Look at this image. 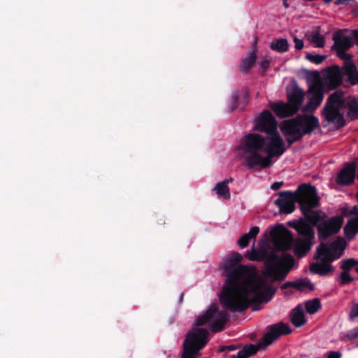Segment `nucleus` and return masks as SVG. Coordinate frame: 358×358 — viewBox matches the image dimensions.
<instances>
[{"mask_svg":"<svg viewBox=\"0 0 358 358\" xmlns=\"http://www.w3.org/2000/svg\"><path fill=\"white\" fill-rule=\"evenodd\" d=\"M294 282V288L300 292H303L306 288L313 291L314 289V285L308 278H299Z\"/></svg>","mask_w":358,"mask_h":358,"instance_id":"obj_29","label":"nucleus"},{"mask_svg":"<svg viewBox=\"0 0 358 358\" xmlns=\"http://www.w3.org/2000/svg\"><path fill=\"white\" fill-rule=\"evenodd\" d=\"M309 187H312V185L303 183L298 187L295 192L290 191L280 192L278 198L274 201V203L279 208L281 213H291L295 209V203L296 202L299 204L301 198L303 197L304 192L308 190Z\"/></svg>","mask_w":358,"mask_h":358,"instance_id":"obj_9","label":"nucleus"},{"mask_svg":"<svg viewBox=\"0 0 358 358\" xmlns=\"http://www.w3.org/2000/svg\"><path fill=\"white\" fill-rule=\"evenodd\" d=\"M326 75L322 83L323 87L329 90H333L339 87L343 83V73L338 65H333L325 69Z\"/></svg>","mask_w":358,"mask_h":358,"instance_id":"obj_14","label":"nucleus"},{"mask_svg":"<svg viewBox=\"0 0 358 358\" xmlns=\"http://www.w3.org/2000/svg\"><path fill=\"white\" fill-rule=\"evenodd\" d=\"M358 317V303L355 304L351 308L350 312V319L353 320L355 317Z\"/></svg>","mask_w":358,"mask_h":358,"instance_id":"obj_40","label":"nucleus"},{"mask_svg":"<svg viewBox=\"0 0 358 358\" xmlns=\"http://www.w3.org/2000/svg\"><path fill=\"white\" fill-rule=\"evenodd\" d=\"M271 59L268 57L264 58L260 62L259 65L264 73L270 66Z\"/></svg>","mask_w":358,"mask_h":358,"instance_id":"obj_37","label":"nucleus"},{"mask_svg":"<svg viewBox=\"0 0 358 358\" xmlns=\"http://www.w3.org/2000/svg\"><path fill=\"white\" fill-rule=\"evenodd\" d=\"M348 31L347 29H341L336 31L333 35L334 44L332 48L335 50H349L352 45V39L355 38L354 35L347 36L345 34ZM358 42V41L356 39Z\"/></svg>","mask_w":358,"mask_h":358,"instance_id":"obj_17","label":"nucleus"},{"mask_svg":"<svg viewBox=\"0 0 358 358\" xmlns=\"http://www.w3.org/2000/svg\"><path fill=\"white\" fill-rule=\"evenodd\" d=\"M242 259L238 252L225 259L223 271L227 279L220 301L224 308L231 312H243L250 305L255 306L253 310H258L257 306L269 302L277 288L268 285L262 277L251 278L249 267L239 265Z\"/></svg>","mask_w":358,"mask_h":358,"instance_id":"obj_1","label":"nucleus"},{"mask_svg":"<svg viewBox=\"0 0 358 358\" xmlns=\"http://www.w3.org/2000/svg\"><path fill=\"white\" fill-rule=\"evenodd\" d=\"M278 122L273 115L268 110H264L256 120L254 130L271 134L277 131Z\"/></svg>","mask_w":358,"mask_h":358,"instance_id":"obj_13","label":"nucleus"},{"mask_svg":"<svg viewBox=\"0 0 358 358\" xmlns=\"http://www.w3.org/2000/svg\"><path fill=\"white\" fill-rule=\"evenodd\" d=\"M341 354L340 352H335V351H331L329 353L327 358H341Z\"/></svg>","mask_w":358,"mask_h":358,"instance_id":"obj_44","label":"nucleus"},{"mask_svg":"<svg viewBox=\"0 0 358 358\" xmlns=\"http://www.w3.org/2000/svg\"><path fill=\"white\" fill-rule=\"evenodd\" d=\"M248 257L252 261L264 262L263 275L268 278L271 282L284 280L294 263V258L289 255L281 257L274 251H257L254 246Z\"/></svg>","mask_w":358,"mask_h":358,"instance_id":"obj_4","label":"nucleus"},{"mask_svg":"<svg viewBox=\"0 0 358 358\" xmlns=\"http://www.w3.org/2000/svg\"><path fill=\"white\" fill-rule=\"evenodd\" d=\"M250 52H254L255 56H257V37H255L254 43H252V46H251Z\"/></svg>","mask_w":358,"mask_h":358,"instance_id":"obj_43","label":"nucleus"},{"mask_svg":"<svg viewBox=\"0 0 358 358\" xmlns=\"http://www.w3.org/2000/svg\"><path fill=\"white\" fill-rule=\"evenodd\" d=\"M282 185L283 182H275L271 185V189L273 190H278L281 187Z\"/></svg>","mask_w":358,"mask_h":358,"instance_id":"obj_45","label":"nucleus"},{"mask_svg":"<svg viewBox=\"0 0 358 358\" xmlns=\"http://www.w3.org/2000/svg\"><path fill=\"white\" fill-rule=\"evenodd\" d=\"M215 317V320L210 324V330L213 333L220 332L229 321V315L226 311H219L216 305H212L203 315H199L195 322V326H203Z\"/></svg>","mask_w":358,"mask_h":358,"instance_id":"obj_8","label":"nucleus"},{"mask_svg":"<svg viewBox=\"0 0 358 358\" xmlns=\"http://www.w3.org/2000/svg\"><path fill=\"white\" fill-rule=\"evenodd\" d=\"M345 247V242L341 238L331 242L329 245L321 243L317 249L315 258L324 262H333L341 256Z\"/></svg>","mask_w":358,"mask_h":358,"instance_id":"obj_11","label":"nucleus"},{"mask_svg":"<svg viewBox=\"0 0 358 358\" xmlns=\"http://www.w3.org/2000/svg\"><path fill=\"white\" fill-rule=\"evenodd\" d=\"M327 56L322 55H313L311 53H308L306 55L305 58L316 64H320L322 63L326 59Z\"/></svg>","mask_w":358,"mask_h":358,"instance_id":"obj_32","label":"nucleus"},{"mask_svg":"<svg viewBox=\"0 0 358 358\" xmlns=\"http://www.w3.org/2000/svg\"><path fill=\"white\" fill-rule=\"evenodd\" d=\"M280 129L284 136L303 137L297 117L282 121L280 125Z\"/></svg>","mask_w":358,"mask_h":358,"instance_id":"obj_19","label":"nucleus"},{"mask_svg":"<svg viewBox=\"0 0 358 358\" xmlns=\"http://www.w3.org/2000/svg\"><path fill=\"white\" fill-rule=\"evenodd\" d=\"M331 262H313L310 265V271L313 274L325 276L334 271V267L330 264Z\"/></svg>","mask_w":358,"mask_h":358,"instance_id":"obj_21","label":"nucleus"},{"mask_svg":"<svg viewBox=\"0 0 358 358\" xmlns=\"http://www.w3.org/2000/svg\"><path fill=\"white\" fill-rule=\"evenodd\" d=\"M284 6H285V7H288V5H287V3L285 1H284Z\"/></svg>","mask_w":358,"mask_h":358,"instance_id":"obj_53","label":"nucleus"},{"mask_svg":"<svg viewBox=\"0 0 358 358\" xmlns=\"http://www.w3.org/2000/svg\"><path fill=\"white\" fill-rule=\"evenodd\" d=\"M354 0H336L334 3L336 6L340 5H348L350 1H353Z\"/></svg>","mask_w":358,"mask_h":358,"instance_id":"obj_46","label":"nucleus"},{"mask_svg":"<svg viewBox=\"0 0 358 358\" xmlns=\"http://www.w3.org/2000/svg\"><path fill=\"white\" fill-rule=\"evenodd\" d=\"M238 98H239V96H238V91L233 92L232 95H231V103L230 106V110L231 111H233L234 110H235L237 108Z\"/></svg>","mask_w":358,"mask_h":358,"instance_id":"obj_36","label":"nucleus"},{"mask_svg":"<svg viewBox=\"0 0 358 358\" xmlns=\"http://www.w3.org/2000/svg\"><path fill=\"white\" fill-rule=\"evenodd\" d=\"M267 329V333L259 340L257 345L247 344L241 349L246 358L255 355L259 349L266 348L280 336L289 334L292 331L289 325L283 322L270 325Z\"/></svg>","mask_w":358,"mask_h":358,"instance_id":"obj_7","label":"nucleus"},{"mask_svg":"<svg viewBox=\"0 0 358 358\" xmlns=\"http://www.w3.org/2000/svg\"><path fill=\"white\" fill-rule=\"evenodd\" d=\"M355 78L356 79L354 80L355 85L358 83V73H356Z\"/></svg>","mask_w":358,"mask_h":358,"instance_id":"obj_52","label":"nucleus"},{"mask_svg":"<svg viewBox=\"0 0 358 358\" xmlns=\"http://www.w3.org/2000/svg\"><path fill=\"white\" fill-rule=\"evenodd\" d=\"M344 236L348 240H352L358 233V216L348 220L343 228Z\"/></svg>","mask_w":358,"mask_h":358,"instance_id":"obj_23","label":"nucleus"},{"mask_svg":"<svg viewBox=\"0 0 358 358\" xmlns=\"http://www.w3.org/2000/svg\"><path fill=\"white\" fill-rule=\"evenodd\" d=\"M343 76L345 75L348 76L350 83L352 85H355L354 80L356 79L355 76L357 73V67L353 61L347 62L343 64V66L341 69Z\"/></svg>","mask_w":358,"mask_h":358,"instance_id":"obj_25","label":"nucleus"},{"mask_svg":"<svg viewBox=\"0 0 358 358\" xmlns=\"http://www.w3.org/2000/svg\"><path fill=\"white\" fill-rule=\"evenodd\" d=\"M305 308L308 313L310 315L315 314L321 308L320 299L315 298L313 300L307 301L305 303Z\"/></svg>","mask_w":358,"mask_h":358,"instance_id":"obj_30","label":"nucleus"},{"mask_svg":"<svg viewBox=\"0 0 358 358\" xmlns=\"http://www.w3.org/2000/svg\"><path fill=\"white\" fill-rule=\"evenodd\" d=\"M238 348L235 345H231L226 347V349L229 351H233L236 350Z\"/></svg>","mask_w":358,"mask_h":358,"instance_id":"obj_49","label":"nucleus"},{"mask_svg":"<svg viewBox=\"0 0 358 358\" xmlns=\"http://www.w3.org/2000/svg\"><path fill=\"white\" fill-rule=\"evenodd\" d=\"M289 317L292 323L296 327H299L306 323L303 310L300 304L292 310Z\"/></svg>","mask_w":358,"mask_h":358,"instance_id":"obj_22","label":"nucleus"},{"mask_svg":"<svg viewBox=\"0 0 358 358\" xmlns=\"http://www.w3.org/2000/svg\"><path fill=\"white\" fill-rule=\"evenodd\" d=\"M340 264L343 271L348 273L352 268H356L358 266V261L354 258H348L343 259Z\"/></svg>","mask_w":358,"mask_h":358,"instance_id":"obj_31","label":"nucleus"},{"mask_svg":"<svg viewBox=\"0 0 358 358\" xmlns=\"http://www.w3.org/2000/svg\"><path fill=\"white\" fill-rule=\"evenodd\" d=\"M236 149L242 151L241 159L250 169H266L273 157H279L286 150L285 143L278 131L268 136L250 133L245 135Z\"/></svg>","mask_w":358,"mask_h":358,"instance_id":"obj_2","label":"nucleus"},{"mask_svg":"<svg viewBox=\"0 0 358 358\" xmlns=\"http://www.w3.org/2000/svg\"><path fill=\"white\" fill-rule=\"evenodd\" d=\"M348 215H358V206H353L349 211Z\"/></svg>","mask_w":358,"mask_h":358,"instance_id":"obj_47","label":"nucleus"},{"mask_svg":"<svg viewBox=\"0 0 358 358\" xmlns=\"http://www.w3.org/2000/svg\"><path fill=\"white\" fill-rule=\"evenodd\" d=\"M287 137L286 141L287 142L288 146H291L295 142L300 141L303 137L296 136H285Z\"/></svg>","mask_w":358,"mask_h":358,"instance_id":"obj_39","label":"nucleus"},{"mask_svg":"<svg viewBox=\"0 0 358 358\" xmlns=\"http://www.w3.org/2000/svg\"><path fill=\"white\" fill-rule=\"evenodd\" d=\"M290 287H293L294 288V282L293 281H287L285 283H283L281 286H280V288L282 289H287L288 288H290Z\"/></svg>","mask_w":358,"mask_h":358,"instance_id":"obj_42","label":"nucleus"},{"mask_svg":"<svg viewBox=\"0 0 358 358\" xmlns=\"http://www.w3.org/2000/svg\"><path fill=\"white\" fill-rule=\"evenodd\" d=\"M209 341V331L205 328L196 327L186 334L182 345L181 358H198L200 351L206 345Z\"/></svg>","mask_w":358,"mask_h":358,"instance_id":"obj_6","label":"nucleus"},{"mask_svg":"<svg viewBox=\"0 0 358 358\" xmlns=\"http://www.w3.org/2000/svg\"><path fill=\"white\" fill-rule=\"evenodd\" d=\"M213 191L224 199H229L231 197L230 189L225 182H220L216 184L213 188Z\"/></svg>","mask_w":358,"mask_h":358,"instance_id":"obj_28","label":"nucleus"},{"mask_svg":"<svg viewBox=\"0 0 358 358\" xmlns=\"http://www.w3.org/2000/svg\"><path fill=\"white\" fill-rule=\"evenodd\" d=\"M343 223L342 216H334L322 220L317 225V236L320 241H324L331 236L336 234Z\"/></svg>","mask_w":358,"mask_h":358,"instance_id":"obj_12","label":"nucleus"},{"mask_svg":"<svg viewBox=\"0 0 358 358\" xmlns=\"http://www.w3.org/2000/svg\"><path fill=\"white\" fill-rule=\"evenodd\" d=\"M311 41L317 47L323 48L324 45V38L318 32L313 34Z\"/></svg>","mask_w":358,"mask_h":358,"instance_id":"obj_33","label":"nucleus"},{"mask_svg":"<svg viewBox=\"0 0 358 358\" xmlns=\"http://www.w3.org/2000/svg\"><path fill=\"white\" fill-rule=\"evenodd\" d=\"M293 227L299 236L294 239L291 231L283 224H277L270 232L273 246L277 251H287L292 248L294 255L301 258L311 250L315 243V234L314 229L309 227L303 220H301Z\"/></svg>","mask_w":358,"mask_h":358,"instance_id":"obj_3","label":"nucleus"},{"mask_svg":"<svg viewBox=\"0 0 358 358\" xmlns=\"http://www.w3.org/2000/svg\"><path fill=\"white\" fill-rule=\"evenodd\" d=\"M353 35L355 38L358 41V29L353 30Z\"/></svg>","mask_w":358,"mask_h":358,"instance_id":"obj_50","label":"nucleus"},{"mask_svg":"<svg viewBox=\"0 0 358 358\" xmlns=\"http://www.w3.org/2000/svg\"><path fill=\"white\" fill-rule=\"evenodd\" d=\"M231 358H246V357L243 353H242L241 350L236 355H233Z\"/></svg>","mask_w":358,"mask_h":358,"instance_id":"obj_48","label":"nucleus"},{"mask_svg":"<svg viewBox=\"0 0 358 358\" xmlns=\"http://www.w3.org/2000/svg\"><path fill=\"white\" fill-rule=\"evenodd\" d=\"M270 48L278 52H285L289 49V43L285 38H278L273 40L269 45Z\"/></svg>","mask_w":358,"mask_h":358,"instance_id":"obj_27","label":"nucleus"},{"mask_svg":"<svg viewBox=\"0 0 358 358\" xmlns=\"http://www.w3.org/2000/svg\"><path fill=\"white\" fill-rule=\"evenodd\" d=\"M257 60V56H255L254 52H250L249 55L243 58L239 66V70L241 72L247 73L254 66Z\"/></svg>","mask_w":358,"mask_h":358,"instance_id":"obj_26","label":"nucleus"},{"mask_svg":"<svg viewBox=\"0 0 358 358\" xmlns=\"http://www.w3.org/2000/svg\"><path fill=\"white\" fill-rule=\"evenodd\" d=\"M287 99L289 103L296 108L298 111L304 99V92L295 85L289 92H287Z\"/></svg>","mask_w":358,"mask_h":358,"instance_id":"obj_20","label":"nucleus"},{"mask_svg":"<svg viewBox=\"0 0 358 358\" xmlns=\"http://www.w3.org/2000/svg\"><path fill=\"white\" fill-rule=\"evenodd\" d=\"M270 108L280 118L290 117L297 113V108H294L289 102H272L270 103Z\"/></svg>","mask_w":358,"mask_h":358,"instance_id":"obj_18","label":"nucleus"},{"mask_svg":"<svg viewBox=\"0 0 358 358\" xmlns=\"http://www.w3.org/2000/svg\"><path fill=\"white\" fill-rule=\"evenodd\" d=\"M357 347H358V343H357Z\"/></svg>","mask_w":358,"mask_h":358,"instance_id":"obj_54","label":"nucleus"},{"mask_svg":"<svg viewBox=\"0 0 358 358\" xmlns=\"http://www.w3.org/2000/svg\"><path fill=\"white\" fill-rule=\"evenodd\" d=\"M294 42L295 43V48L296 50H301L303 48V42L302 40L301 39H299L298 38L296 37H294Z\"/></svg>","mask_w":358,"mask_h":358,"instance_id":"obj_41","label":"nucleus"},{"mask_svg":"<svg viewBox=\"0 0 358 358\" xmlns=\"http://www.w3.org/2000/svg\"><path fill=\"white\" fill-rule=\"evenodd\" d=\"M299 127L302 136L310 134L315 129L320 128L319 120L313 115H298Z\"/></svg>","mask_w":358,"mask_h":358,"instance_id":"obj_15","label":"nucleus"},{"mask_svg":"<svg viewBox=\"0 0 358 358\" xmlns=\"http://www.w3.org/2000/svg\"><path fill=\"white\" fill-rule=\"evenodd\" d=\"M259 231H260V229H259V227H257V226L252 227L250 229L249 233L245 234L238 239V241L237 242L238 246L241 247V248H246L249 245L250 241L252 238H256V236L259 233Z\"/></svg>","mask_w":358,"mask_h":358,"instance_id":"obj_24","label":"nucleus"},{"mask_svg":"<svg viewBox=\"0 0 358 358\" xmlns=\"http://www.w3.org/2000/svg\"><path fill=\"white\" fill-rule=\"evenodd\" d=\"M347 50H336L337 56L343 61V64L347 63V62L352 61V55L346 53L345 51Z\"/></svg>","mask_w":358,"mask_h":358,"instance_id":"obj_35","label":"nucleus"},{"mask_svg":"<svg viewBox=\"0 0 358 358\" xmlns=\"http://www.w3.org/2000/svg\"><path fill=\"white\" fill-rule=\"evenodd\" d=\"M346 337L348 340L352 341L358 338V327L350 330L346 334Z\"/></svg>","mask_w":358,"mask_h":358,"instance_id":"obj_38","label":"nucleus"},{"mask_svg":"<svg viewBox=\"0 0 358 358\" xmlns=\"http://www.w3.org/2000/svg\"><path fill=\"white\" fill-rule=\"evenodd\" d=\"M353 278L348 273L343 271L339 278V284L341 285H345L351 283L353 281Z\"/></svg>","mask_w":358,"mask_h":358,"instance_id":"obj_34","label":"nucleus"},{"mask_svg":"<svg viewBox=\"0 0 358 358\" xmlns=\"http://www.w3.org/2000/svg\"><path fill=\"white\" fill-rule=\"evenodd\" d=\"M320 197L317 195V190L315 186L308 187L303 197L301 198L299 201L300 209L304 216L298 220L289 222L288 225L291 227H294L301 220H303L309 227L314 229L315 226L326 217V214L321 211H315L313 209L319 207Z\"/></svg>","mask_w":358,"mask_h":358,"instance_id":"obj_5","label":"nucleus"},{"mask_svg":"<svg viewBox=\"0 0 358 358\" xmlns=\"http://www.w3.org/2000/svg\"><path fill=\"white\" fill-rule=\"evenodd\" d=\"M222 182H225L226 185H228V184L229 182H233V178H229V179H226V180H223Z\"/></svg>","mask_w":358,"mask_h":358,"instance_id":"obj_51","label":"nucleus"},{"mask_svg":"<svg viewBox=\"0 0 358 358\" xmlns=\"http://www.w3.org/2000/svg\"><path fill=\"white\" fill-rule=\"evenodd\" d=\"M356 176V164L351 162L345 164L338 173L336 182L343 186H348L354 182Z\"/></svg>","mask_w":358,"mask_h":358,"instance_id":"obj_16","label":"nucleus"},{"mask_svg":"<svg viewBox=\"0 0 358 358\" xmlns=\"http://www.w3.org/2000/svg\"><path fill=\"white\" fill-rule=\"evenodd\" d=\"M309 74L313 76L314 81L309 85L308 92L310 97L303 108L304 112H313L317 109L323 101L325 90L317 71H309Z\"/></svg>","mask_w":358,"mask_h":358,"instance_id":"obj_10","label":"nucleus"}]
</instances>
